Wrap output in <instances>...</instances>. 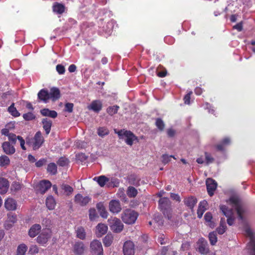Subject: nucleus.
Instances as JSON below:
<instances>
[{
	"mask_svg": "<svg viewBox=\"0 0 255 255\" xmlns=\"http://www.w3.org/2000/svg\"><path fill=\"white\" fill-rule=\"evenodd\" d=\"M44 141V138L40 131H37L33 137H28L26 139V144L31 146L33 150L39 149L43 143Z\"/></svg>",
	"mask_w": 255,
	"mask_h": 255,
	"instance_id": "nucleus-1",
	"label": "nucleus"
},
{
	"mask_svg": "<svg viewBox=\"0 0 255 255\" xmlns=\"http://www.w3.org/2000/svg\"><path fill=\"white\" fill-rule=\"evenodd\" d=\"M138 214L134 211L127 209L122 214L121 218L123 221L127 224L134 223L137 219Z\"/></svg>",
	"mask_w": 255,
	"mask_h": 255,
	"instance_id": "nucleus-2",
	"label": "nucleus"
},
{
	"mask_svg": "<svg viewBox=\"0 0 255 255\" xmlns=\"http://www.w3.org/2000/svg\"><path fill=\"white\" fill-rule=\"evenodd\" d=\"M159 206L165 216L168 219L171 218V202L168 198H162L159 200Z\"/></svg>",
	"mask_w": 255,
	"mask_h": 255,
	"instance_id": "nucleus-3",
	"label": "nucleus"
},
{
	"mask_svg": "<svg viewBox=\"0 0 255 255\" xmlns=\"http://www.w3.org/2000/svg\"><path fill=\"white\" fill-rule=\"evenodd\" d=\"M115 132L118 134L120 138H123V136L126 137L125 141L129 145H132L134 140L137 139V137L132 132L129 130H120L118 131L115 130Z\"/></svg>",
	"mask_w": 255,
	"mask_h": 255,
	"instance_id": "nucleus-4",
	"label": "nucleus"
},
{
	"mask_svg": "<svg viewBox=\"0 0 255 255\" xmlns=\"http://www.w3.org/2000/svg\"><path fill=\"white\" fill-rule=\"evenodd\" d=\"M108 223L111 229L115 233H120L124 228V225L119 219L111 217L108 219Z\"/></svg>",
	"mask_w": 255,
	"mask_h": 255,
	"instance_id": "nucleus-5",
	"label": "nucleus"
},
{
	"mask_svg": "<svg viewBox=\"0 0 255 255\" xmlns=\"http://www.w3.org/2000/svg\"><path fill=\"white\" fill-rule=\"evenodd\" d=\"M51 237L52 232L49 229L43 230L37 237L36 241L39 244L45 246Z\"/></svg>",
	"mask_w": 255,
	"mask_h": 255,
	"instance_id": "nucleus-6",
	"label": "nucleus"
},
{
	"mask_svg": "<svg viewBox=\"0 0 255 255\" xmlns=\"http://www.w3.org/2000/svg\"><path fill=\"white\" fill-rule=\"evenodd\" d=\"M229 200L236 210L239 218L242 219V214L244 212V210L239 198L237 196H232Z\"/></svg>",
	"mask_w": 255,
	"mask_h": 255,
	"instance_id": "nucleus-7",
	"label": "nucleus"
},
{
	"mask_svg": "<svg viewBox=\"0 0 255 255\" xmlns=\"http://www.w3.org/2000/svg\"><path fill=\"white\" fill-rule=\"evenodd\" d=\"M90 250L92 255H103V249L101 242L94 240L90 244Z\"/></svg>",
	"mask_w": 255,
	"mask_h": 255,
	"instance_id": "nucleus-8",
	"label": "nucleus"
},
{
	"mask_svg": "<svg viewBox=\"0 0 255 255\" xmlns=\"http://www.w3.org/2000/svg\"><path fill=\"white\" fill-rule=\"evenodd\" d=\"M197 251L201 255H207L210 250L207 241L203 238H200L197 243Z\"/></svg>",
	"mask_w": 255,
	"mask_h": 255,
	"instance_id": "nucleus-9",
	"label": "nucleus"
},
{
	"mask_svg": "<svg viewBox=\"0 0 255 255\" xmlns=\"http://www.w3.org/2000/svg\"><path fill=\"white\" fill-rule=\"evenodd\" d=\"M123 253L124 255H134V245L131 241L126 242L123 246Z\"/></svg>",
	"mask_w": 255,
	"mask_h": 255,
	"instance_id": "nucleus-10",
	"label": "nucleus"
},
{
	"mask_svg": "<svg viewBox=\"0 0 255 255\" xmlns=\"http://www.w3.org/2000/svg\"><path fill=\"white\" fill-rule=\"evenodd\" d=\"M86 247L83 242L78 241L73 246V252L76 255H83L85 252Z\"/></svg>",
	"mask_w": 255,
	"mask_h": 255,
	"instance_id": "nucleus-11",
	"label": "nucleus"
},
{
	"mask_svg": "<svg viewBox=\"0 0 255 255\" xmlns=\"http://www.w3.org/2000/svg\"><path fill=\"white\" fill-rule=\"evenodd\" d=\"M74 200L77 204L85 206L91 201V198L89 196H84L80 194H77L75 196Z\"/></svg>",
	"mask_w": 255,
	"mask_h": 255,
	"instance_id": "nucleus-12",
	"label": "nucleus"
},
{
	"mask_svg": "<svg viewBox=\"0 0 255 255\" xmlns=\"http://www.w3.org/2000/svg\"><path fill=\"white\" fill-rule=\"evenodd\" d=\"M217 183L213 179L208 178L206 180L207 190L208 194L212 196L214 194V191L217 188Z\"/></svg>",
	"mask_w": 255,
	"mask_h": 255,
	"instance_id": "nucleus-13",
	"label": "nucleus"
},
{
	"mask_svg": "<svg viewBox=\"0 0 255 255\" xmlns=\"http://www.w3.org/2000/svg\"><path fill=\"white\" fill-rule=\"evenodd\" d=\"M122 209L119 201L113 200L109 203V210L113 213H118Z\"/></svg>",
	"mask_w": 255,
	"mask_h": 255,
	"instance_id": "nucleus-14",
	"label": "nucleus"
},
{
	"mask_svg": "<svg viewBox=\"0 0 255 255\" xmlns=\"http://www.w3.org/2000/svg\"><path fill=\"white\" fill-rule=\"evenodd\" d=\"M51 182L48 180L41 181L38 185L39 192L42 194H44L51 187Z\"/></svg>",
	"mask_w": 255,
	"mask_h": 255,
	"instance_id": "nucleus-15",
	"label": "nucleus"
},
{
	"mask_svg": "<svg viewBox=\"0 0 255 255\" xmlns=\"http://www.w3.org/2000/svg\"><path fill=\"white\" fill-rule=\"evenodd\" d=\"M4 206L7 210L13 211L16 209L17 203L13 198H9L5 201Z\"/></svg>",
	"mask_w": 255,
	"mask_h": 255,
	"instance_id": "nucleus-16",
	"label": "nucleus"
},
{
	"mask_svg": "<svg viewBox=\"0 0 255 255\" xmlns=\"http://www.w3.org/2000/svg\"><path fill=\"white\" fill-rule=\"evenodd\" d=\"M88 108L95 112L98 113L102 108V103L100 100H94L88 106Z\"/></svg>",
	"mask_w": 255,
	"mask_h": 255,
	"instance_id": "nucleus-17",
	"label": "nucleus"
},
{
	"mask_svg": "<svg viewBox=\"0 0 255 255\" xmlns=\"http://www.w3.org/2000/svg\"><path fill=\"white\" fill-rule=\"evenodd\" d=\"M37 96L38 99L45 103H47L50 99L49 92L45 89L41 90L38 92Z\"/></svg>",
	"mask_w": 255,
	"mask_h": 255,
	"instance_id": "nucleus-18",
	"label": "nucleus"
},
{
	"mask_svg": "<svg viewBox=\"0 0 255 255\" xmlns=\"http://www.w3.org/2000/svg\"><path fill=\"white\" fill-rule=\"evenodd\" d=\"M41 229V226L39 224H35L32 225L29 230L28 235L31 238H34L39 233Z\"/></svg>",
	"mask_w": 255,
	"mask_h": 255,
	"instance_id": "nucleus-19",
	"label": "nucleus"
},
{
	"mask_svg": "<svg viewBox=\"0 0 255 255\" xmlns=\"http://www.w3.org/2000/svg\"><path fill=\"white\" fill-rule=\"evenodd\" d=\"M2 147L6 154H12L15 151V148L9 142L5 141L2 143Z\"/></svg>",
	"mask_w": 255,
	"mask_h": 255,
	"instance_id": "nucleus-20",
	"label": "nucleus"
},
{
	"mask_svg": "<svg viewBox=\"0 0 255 255\" xmlns=\"http://www.w3.org/2000/svg\"><path fill=\"white\" fill-rule=\"evenodd\" d=\"M9 183L8 180L0 177V194H5L8 190Z\"/></svg>",
	"mask_w": 255,
	"mask_h": 255,
	"instance_id": "nucleus-21",
	"label": "nucleus"
},
{
	"mask_svg": "<svg viewBox=\"0 0 255 255\" xmlns=\"http://www.w3.org/2000/svg\"><path fill=\"white\" fill-rule=\"evenodd\" d=\"M49 94L50 99H51L53 101L57 100L60 97V90L56 87L51 88Z\"/></svg>",
	"mask_w": 255,
	"mask_h": 255,
	"instance_id": "nucleus-22",
	"label": "nucleus"
},
{
	"mask_svg": "<svg viewBox=\"0 0 255 255\" xmlns=\"http://www.w3.org/2000/svg\"><path fill=\"white\" fill-rule=\"evenodd\" d=\"M108 230V227L104 224L100 223L96 227V234L98 237H101L105 234Z\"/></svg>",
	"mask_w": 255,
	"mask_h": 255,
	"instance_id": "nucleus-23",
	"label": "nucleus"
},
{
	"mask_svg": "<svg viewBox=\"0 0 255 255\" xmlns=\"http://www.w3.org/2000/svg\"><path fill=\"white\" fill-rule=\"evenodd\" d=\"M42 124L43 128L45 130L46 134L48 135L51 130L52 124V121L48 119L47 118H44L42 121Z\"/></svg>",
	"mask_w": 255,
	"mask_h": 255,
	"instance_id": "nucleus-24",
	"label": "nucleus"
},
{
	"mask_svg": "<svg viewBox=\"0 0 255 255\" xmlns=\"http://www.w3.org/2000/svg\"><path fill=\"white\" fill-rule=\"evenodd\" d=\"M41 115L45 117H49L52 118H55L57 116V113L56 111L50 110L48 109H43L40 111Z\"/></svg>",
	"mask_w": 255,
	"mask_h": 255,
	"instance_id": "nucleus-25",
	"label": "nucleus"
},
{
	"mask_svg": "<svg viewBox=\"0 0 255 255\" xmlns=\"http://www.w3.org/2000/svg\"><path fill=\"white\" fill-rule=\"evenodd\" d=\"M197 202V199L193 196L186 198L184 199L185 204L191 209L194 208Z\"/></svg>",
	"mask_w": 255,
	"mask_h": 255,
	"instance_id": "nucleus-26",
	"label": "nucleus"
},
{
	"mask_svg": "<svg viewBox=\"0 0 255 255\" xmlns=\"http://www.w3.org/2000/svg\"><path fill=\"white\" fill-rule=\"evenodd\" d=\"M220 209L224 215L227 218L233 216L234 213L233 210L229 209L226 206L223 205H220Z\"/></svg>",
	"mask_w": 255,
	"mask_h": 255,
	"instance_id": "nucleus-27",
	"label": "nucleus"
},
{
	"mask_svg": "<svg viewBox=\"0 0 255 255\" xmlns=\"http://www.w3.org/2000/svg\"><path fill=\"white\" fill-rule=\"evenodd\" d=\"M94 180L97 181L101 187H104L107 182L110 181V179L104 175H101L95 177Z\"/></svg>",
	"mask_w": 255,
	"mask_h": 255,
	"instance_id": "nucleus-28",
	"label": "nucleus"
},
{
	"mask_svg": "<svg viewBox=\"0 0 255 255\" xmlns=\"http://www.w3.org/2000/svg\"><path fill=\"white\" fill-rule=\"evenodd\" d=\"M53 10L57 14H62L65 11V6L63 4L56 2L53 5Z\"/></svg>",
	"mask_w": 255,
	"mask_h": 255,
	"instance_id": "nucleus-29",
	"label": "nucleus"
},
{
	"mask_svg": "<svg viewBox=\"0 0 255 255\" xmlns=\"http://www.w3.org/2000/svg\"><path fill=\"white\" fill-rule=\"evenodd\" d=\"M46 205L49 210H53L54 209L56 205V202L52 196H49L46 200Z\"/></svg>",
	"mask_w": 255,
	"mask_h": 255,
	"instance_id": "nucleus-30",
	"label": "nucleus"
},
{
	"mask_svg": "<svg viewBox=\"0 0 255 255\" xmlns=\"http://www.w3.org/2000/svg\"><path fill=\"white\" fill-rule=\"evenodd\" d=\"M227 226L225 219L222 218L221 219L220 226L217 228L216 230L219 234L222 235L226 231Z\"/></svg>",
	"mask_w": 255,
	"mask_h": 255,
	"instance_id": "nucleus-31",
	"label": "nucleus"
},
{
	"mask_svg": "<svg viewBox=\"0 0 255 255\" xmlns=\"http://www.w3.org/2000/svg\"><path fill=\"white\" fill-rule=\"evenodd\" d=\"M76 237L82 240H84L86 238V232L84 228L82 227H79L76 230Z\"/></svg>",
	"mask_w": 255,
	"mask_h": 255,
	"instance_id": "nucleus-32",
	"label": "nucleus"
},
{
	"mask_svg": "<svg viewBox=\"0 0 255 255\" xmlns=\"http://www.w3.org/2000/svg\"><path fill=\"white\" fill-rule=\"evenodd\" d=\"M231 143V140L229 137L224 138L221 142L217 145V148L219 150H223L224 147L229 145Z\"/></svg>",
	"mask_w": 255,
	"mask_h": 255,
	"instance_id": "nucleus-33",
	"label": "nucleus"
},
{
	"mask_svg": "<svg viewBox=\"0 0 255 255\" xmlns=\"http://www.w3.org/2000/svg\"><path fill=\"white\" fill-rule=\"evenodd\" d=\"M47 171L52 175L56 174L57 172V168L56 164L53 162L50 163L47 166Z\"/></svg>",
	"mask_w": 255,
	"mask_h": 255,
	"instance_id": "nucleus-34",
	"label": "nucleus"
},
{
	"mask_svg": "<svg viewBox=\"0 0 255 255\" xmlns=\"http://www.w3.org/2000/svg\"><path fill=\"white\" fill-rule=\"evenodd\" d=\"M212 215L210 212H207L204 216V219L205 221L208 223V225L211 227L214 228L215 226V223L212 221Z\"/></svg>",
	"mask_w": 255,
	"mask_h": 255,
	"instance_id": "nucleus-35",
	"label": "nucleus"
},
{
	"mask_svg": "<svg viewBox=\"0 0 255 255\" xmlns=\"http://www.w3.org/2000/svg\"><path fill=\"white\" fill-rule=\"evenodd\" d=\"M27 250V247L25 244L19 245L17 249L16 255H25Z\"/></svg>",
	"mask_w": 255,
	"mask_h": 255,
	"instance_id": "nucleus-36",
	"label": "nucleus"
},
{
	"mask_svg": "<svg viewBox=\"0 0 255 255\" xmlns=\"http://www.w3.org/2000/svg\"><path fill=\"white\" fill-rule=\"evenodd\" d=\"M97 208L100 212V215L103 218H107L108 217V212L106 211L103 205L100 203L97 204Z\"/></svg>",
	"mask_w": 255,
	"mask_h": 255,
	"instance_id": "nucleus-37",
	"label": "nucleus"
},
{
	"mask_svg": "<svg viewBox=\"0 0 255 255\" xmlns=\"http://www.w3.org/2000/svg\"><path fill=\"white\" fill-rule=\"evenodd\" d=\"M127 194L129 197L133 198L136 196L137 194V191L134 187L132 186H129L128 188Z\"/></svg>",
	"mask_w": 255,
	"mask_h": 255,
	"instance_id": "nucleus-38",
	"label": "nucleus"
},
{
	"mask_svg": "<svg viewBox=\"0 0 255 255\" xmlns=\"http://www.w3.org/2000/svg\"><path fill=\"white\" fill-rule=\"evenodd\" d=\"M209 240L211 245L214 246L216 245L217 242V237L216 232H212L209 233Z\"/></svg>",
	"mask_w": 255,
	"mask_h": 255,
	"instance_id": "nucleus-39",
	"label": "nucleus"
},
{
	"mask_svg": "<svg viewBox=\"0 0 255 255\" xmlns=\"http://www.w3.org/2000/svg\"><path fill=\"white\" fill-rule=\"evenodd\" d=\"M14 104L12 103L8 108V112L13 117H17L20 116V113L17 111L14 106Z\"/></svg>",
	"mask_w": 255,
	"mask_h": 255,
	"instance_id": "nucleus-40",
	"label": "nucleus"
},
{
	"mask_svg": "<svg viewBox=\"0 0 255 255\" xmlns=\"http://www.w3.org/2000/svg\"><path fill=\"white\" fill-rule=\"evenodd\" d=\"M119 108V106L117 105L109 107L107 109V112L110 116H113L117 113Z\"/></svg>",
	"mask_w": 255,
	"mask_h": 255,
	"instance_id": "nucleus-41",
	"label": "nucleus"
},
{
	"mask_svg": "<svg viewBox=\"0 0 255 255\" xmlns=\"http://www.w3.org/2000/svg\"><path fill=\"white\" fill-rule=\"evenodd\" d=\"M113 238L111 235L108 234L103 239V243L105 246L109 247L113 242Z\"/></svg>",
	"mask_w": 255,
	"mask_h": 255,
	"instance_id": "nucleus-42",
	"label": "nucleus"
},
{
	"mask_svg": "<svg viewBox=\"0 0 255 255\" xmlns=\"http://www.w3.org/2000/svg\"><path fill=\"white\" fill-rule=\"evenodd\" d=\"M89 219L90 221H95L98 217V215L97 213L96 210L94 208H91L89 210Z\"/></svg>",
	"mask_w": 255,
	"mask_h": 255,
	"instance_id": "nucleus-43",
	"label": "nucleus"
},
{
	"mask_svg": "<svg viewBox=\"0 0 255 255\" xmlns=\"http://www.w3.org/2000/svg\"><path fill=\"white\" fill-rule=\"evenodd\" d=\"M22 187L21 184L18 182H13L11 186V191L12 192H16L21 189Z\"/></svg>",
	"mask_w": 255,
	"mask_h": 255,
	"instance_id": "nucleus-44",
	"label": "nucleus"
},
{
	"mask_svg": "<svg viewBox=\"0 0 255 255\" xmlns=\"http://www.w3.org/2000/svg\"><path fill=\"white\" fill-rule=\"evenodd\" d=\"M10 160L9 158L6 155H2L0 156V166H4L9 163Z\"/></svg>",
	"mask_w": 255,
	"mask_h": 255,
	"instance_id": "nucleus-45",
	"label": "nucleus"
},
{
	"mask_svg": "<svg viewBox=\"0 0 255 255\" xmlns=\"http://www.w3.org/2000/svg\"><path fill=\"white\" fill-rule=\"evenodd\" d=\"M61 188L64 190V192L67 195H69L71 194L73 191V189L70 186L67 184H62L61 185Z\"/></svg>",
	"mask_w": 255,
	"mask_h": 255,
	"instance_id": "nucleus-46",
	"label": "nucleus"
},
{
	"mask_svg": "<svg viewBox=\"0 0 255 255\" xmlns=\"http://www.w3.org/2000/svg\"><path fill=\"white\" fill-rule=\"evenodd\" d=\"M109 133L108 129L105 127L99 128L98 129V134L100 136L103 137Z\"/></svg>",
	"mask_w": 255,
	"mask_h": 255,
	"instance_id": "nucleus-47",
	"label": "nucleus"
},
{
	"mask_svg": "<svg viewBox=\"0 0 255 255\" xmlns=\"http://www.w3.org/2000/svg\"><path fill=\"white\" fill-rule=\"evenodd\" d=\"M155 125L160 131L163 130L165 128L164 123L160 118H158L156 120Z\"/></svg>",
	"mask_w": 255,
	"mask_h": 255,
	"instance_id": "nucleus-48",
	"label": "nucleus"
},
{
	"mask_svg": "<svg viewBox=\"0 0 255 255\" xmlns=\"http://www.w3.org/2000/svg\"><path fill=\"white\" fill-rule=\"evenodd\" d=\"M69 163L68 159L64 157H60L57 161V164L61 166H65Z\"/></svg>",
	"mask_w": 255,
	"mask_h": 255,
	"instance_id": "nucleus-49",
	"label": "nucleus"
},
{
	"mask_svg": "<svg viewBox=\"0 0 255 255\" xmlns=\"http://www.w3.org/2000/svg\"><path fill=\"white\" fill-rule=\"evenodd\" d=\"M23 119L26 121H30L35 119V115L31 112H28L23 115Z\"/></svg>",
	"mask_w": 255,
	"mask_h": 255,
	"instance_id": "nucleus-50",
	"label": "nucleus"
},
{
	"mask_svg": "<svg viewBox=\"0 0 255 255\" xmlns=\"http://www.w3.org/2000/svg\"><path fill=\"white\" fill-rule=\"evenodd\" d=\"M171 158L176 159L173 155H168V154H163L162 156V161L164 164H166L170 161Z\"/></svg>",
	"mask_w": 255,
	"mask_h": 255,
	"instance_id": "nucleus-51",
	"label": "nucleus"
},
{
	"mask_svg": "<svg viewBox=\"0 0 255 255\" xmlns=\"http://www.w3.org/2000/svg\"><path fill=\"white\" fill-rule=\"evenodd\" d=\"M20 136L19 135H16V134L13 133L9 135L8 139L12 144H15L17 140H18V137Z\"/></svg>",
	"mask_w": 255,
	"mask_h": 255,
	"instance_id": "nucleus-52",
	"label": "nucleus"
},
{
	"mask_svg": "<svg viewBox=\"0 0 255 255\" xmlns=\"http://www.w3.org/2000/svg\"><path fill=\"white\" fill-rule=\"evenodd\" d=\"M115 22L113 20H111L108 22L107 24V32L108 33H110L113 29L114 27Z\"/></svg>",
	"mask_w": 255,
	"mask_h": 255,
	"instance_id": "nucleus-53",
	"label": "nucleus"
},
{
	"mask_svg": "<svg viewBox=\"0 0 255 255\" xmlns=\"http://www.w3.org/2000/svg\"><path fill=\"white\" fill-rule=\"evenodd\" d=\"M74 105L72 103H68L65 105V111L68 113H72Z\"/></svg>",
	"mask_w": 255,
	"mask_h": 255,
	"instance_id": "nucleus-54",
	"label": "nucleus"
},
{
	"mask_svg": "<svg viewBox=\"0 0 255 255\" xmlns=\"http://www.w3.org/2000/svg\"><path fill=\"white\" fill-rule=\"evenodd\" d=\"M56 71L59 74H63L65 73V69L64 66L58 64L56 66Z\"/></svg>",
	"mask_w": 255,
	"mask_h": 255,
	"instance_id": "nucleus-55",
	"label": "nucleus"
},
{
	"mask_svg": "<svg viewBox=\"0 0 255 255\" xmlns=\"http://www.w3.org/2000/svg\"><path fill=\"white\" fill-rule=\"evenodd\" d=\"M31 254H37L39 252L38 247L36 245H32L30 247L29 251Z\"/></svg>",
	"mask_w": 255,
	"mask_h": 255,
	"instance_id": "nucleus-56",
	"label": "nucleus"
},
{
	"mask_svg": "<svg viewBox=\"0 0 255 255\" xmlns=\"http://www.w3.org/2000/svg\"><path fill=\"white\" fill-rule=\"evenodd\" d=\"M205 155L207 164L213 162L214 158L209 154L207 152H205Z\"/></svg>",
	"mask_w": 255,
	"mask_h": 255,
	"instance_id": "nucleus-57",
	"label": "nucleus"
},
{
	"mask_svg": "<svg viewBox=\"0 0 255 255\" xmlns=\"http://www.w3.org/2000/svg\"><path fill=\"white\" fill-rule=\"evenodd\" d=\"M18 141L19 142L21 148L23 150H25L26 149V148L25 146V141L24 139L22 138V137H21V136L18 137Z\"/></svg>",
	"mask_w": 255,
	"mask_h": 255,
	"instance_id": "nucleus-58",
	"label": "nucleus"
},
{
	"mask_svg": "<svg viewBox=\"0 0 255 255\" xmlns=\"http://www.w3.org/2000/svg\"><path fill=\"white\" fill-rule=\"evenodd\" d=\"M46 160L44 158L40 159L35 163V165L37 167H40L46 163Z\"/></svg>",
	"mask_w": 255,
	"mask_h": 255,
	"instance_id": "nucleus-59",
	"label": "nucleus"
},
{
	"mask_svg": "<svg viewBox=\"0 0 255 255\" xmlns=\"http://www.w3.org/2000/svg\"><path fill=\"white\" fill-rule=\"evenodd\" d=\"M139 180L138 179H136L133 177H131L129 178V182L131 184L134 185L135 186H138L139 185Z\"/></svg>",
	"mask_w": 255,
	"mask_h": 255,
	"instance_id": "nucleus-60",
	"label": "nucleus"
},
{
	"mask_svg": "<svg viewBox=\"0 0 255 255\" xmlns=\"http://www.w3.org/2000/svg\"><path fill=\"white\" fill-rule=\"evenodd\" d=\"M1 133L2 135L7 136L8 138H9L10 134H13V133H9V130L8 128H6V127L5 128L1 129Z\"/></svg>",
	"mask_w": 255,
	"mask_h": 255,
	"instance_id": "nucleus-61",
	"label": "nucleus"
},
{
	"mask_svg": "<svg viewBox=\"0 0 255 255\" xmlns=\"http://www.w3.org/2000/svg\"><path fill=\"white\" fill-rule=\"evenodd\" d=\"M192 93V92L191 91L185 96L184 100L185 104L189 105L190 104V95Z\"/></svg>",
	"mask_w": 255,
	"mask_h": 255,
	"instance_id": "nucleus-62",
	"label": "nucleus"
},
{
	"mask_svg": "<svg viewBox=\"0 0 255 255\" xmlns=\"http://www.w3.org/2000/svg\"><path fill=\"white\" fill-rule=\"evenodd\" d=\"M167 133L169 137H172L175 135V131L173 128H170L167 129Z\"/></svg>",
	"mask_w": 255,
	"mask_h": 255,
	"instance_id": "nucleus-63",
	"label": "nucleus"
},
{
	"mask_svg": "<svg viewBox=\"0 0 255 255\" xmlns=\"http://www.w3.org/2000/svg\"><path fill=\"white\" fill-rule=\"evenodd\" d=\"M233 28L237 29L238 31H241L243 30V22H240L234 26Z\"/></svg>",
	"mask_w": 255,
	"mask_h": 255,
	"instance_id": "nucleus-64",
	"label": "nucleus"
}]
</instances>
